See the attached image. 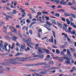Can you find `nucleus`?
Masks as SVG:
<instances>
[{"instance_id":"1","label":"nucleus","mask_w":76,"mask_h":76,"mask_svg":"<svg viewBox=\"0 0 76 76\" xmlns=\"http://www.w3.org/2000/svg\"><path fill=\"white\" fill-rule=\"evenodd\" d=\"M23 57H17L15 58H12L10 60V61H16L17 60L21 59Z\"/></svg>"},{"instance_id":"2","label":"nucleus","mask_w":76,"mask_h":76,"mask_svg":"<svg viewBox=\"0 0 76 76\" xmlns=\"http://www.w3.org/2000/svg\"><path fill=\"white\" fill-rule=\"evenodd\" d=\"M38 50L39 54H42L43 53V51H42V50H43V48L39 47L38 48Z\"/></svg>"},{"instance_id":"3","label":"nucleus","mask_w":76,"mask_h":76,"mask_svg":"<svg viewBox=\"0 0 76 76\" xmlns=\"http://www.w3.org/2000/svg\"><path fill=\"white\" fill-rule=\"evenodd\" d=\"M53 58H55V59H57V60L59 59V61H60V62H63V58L61 57L60 58L59 57L57 56L56 57H53Z\"/></svg>"},{"instance_id":"4","label":"nucleus","mask_w":76,"mask_h":76,"mask_svg":"<svg viewBox=\"0 0 76 76\" xmlns=\"http://www.w3.org/2000/svg\"><path fill=\"white\" fill-rule=\"evenodd\" d=\"M10 29L12 30V32H14V33H16V31H17V30L15 28V27H10Z\"/></svg>"},{"instance_id":"5","label":"nucleus","mask_w":76,"mask_h":76,"mask_svg":"<svg viewBox=\"0 0 76 76\" xmlns=\"http://www.w3.org/2000/svg\"><path fill=\"white\" fill-rule=\"evenodd\" d=\"M47 65V63L45 62H43V63H39L38 64H36V66H39L40 65Z\"/></svg>"},{"instance_id":"6","label":"nucleus","mask_w":76,"mask_h":76,"mask_svg":"<svg viewBox=\"0 0 76 76\" xmlns=\"http://www.w3.org/2000/svg\"><path fill=\"white\" fill-rule=\"evenodd\" d=\"M64 1H65V0H61L60 3V4H63V5H64L65 6H66V5H67V4L66 3V1H65L64 2Z\"/></svg>"},{"instance_id":"7","label":"nucleus","mask_w":76,"mask_h":76,"mask_svg":"<svg viewBox=\"0 0 76 76\" xmlns=\"http://www.w3.org/2000/svg\"><path fill=\"white\" fill-rule=\"evenodd\" d=\"M65 63L67 64H70V58H68L65 61Z\"/></svg>"},{"instance_id":"8","label":"nucleus","mask_w":76,"mask_h":76,"mask_svg":"<svg viewBox=\"0 0 76 76\" xmlns=\"http://www.w3.org/2000/svg\"><path fill=\"white\" fill-rule=\"evenodd\" d=\"M24 41L26 43H27V44H29L31 42L32 40H31L30 39H24Z\"/></svg>"},{"instance_id":"9","label":"nucleus","mask_w":76,"mask_h":76,"mask_svg":"<svg viewBox=\"0 0 76 76\" xmlns=\"http://www.w3.org/2000/svg\"><path fill=\"white\" fill-rule=\"evenodd\" d=\"M21 10H22L21 12H22L23 13V14L22 15V17L23 18L25 17V15H26V13H25V10H23L22 9H21Z\"/></svg>"},{"instance_id":"10","label":"nucleus","mask_w":76,"mask_h":76,"mask_svg":"<svg viewBox=\"0 0 76 76\" xmlns=\"http://www.w3.org/2000/svg\"><path fill=\"white\" fill-rule=\"evenodd\" d=\"M67 55H68V56L70 58L72 57V55H71V53H70V52L69 51V49L67 50Z\"/></svg>"},{"instance_id":"11","label":"nucleus","mask_w":76,"mask_h":76,"mask_svg":"<svg viewBox=\"0 0 76 76\" xmlns=\"http://www.w3.org/2000/svg\"><path fill=\"white\" fill-rule=\"evenodd\" d=\"M45 71V72H43L42 71L41 72H40V75H47V72H46V70L45 69H44Z\"/></svg>"},{"instance_id":"12","label":"nucleus","mask_w":76,"mask_h":76,"mask_svg":"<svg viewBox=\"0 0 76 76\" xmlns=\"http://www.w3.org/2000/svg\"><path fill=\"white\" fill-rule=\"evenodd\" d=\"M8 45V44L6 43H5L4 47L6 51H7V46Z\"/></svg>"},{"instance_id":"13","label":"nucleus","mask_w":76,"mask_h":76,"mask_svg":"<svg viewBox=\"0 0 76 76\" xmlns=\"http://www.w3.org/2000/svg\"><path fill=\"white\" fill-rule=\"evenodd\" d=\"M38 37L39 38H41V35L40 34V33L42 32V30L41 29H39L38 30Z\"/></svg>"},{"instance_id":"14","label":"nucleus","mask_w":76,"mask_h":76,"mask_svg":"<svg viewBox=\"0 0 76 76\" xmlns=\"http://www.w3.org/2000/svg\"><path fill=\"white\" fill-rule=\"evenodd\" d=\"M10 63V64H20V62H18L16 61L13 62H11Z\"/></svg>"},{"instance_id":"15","label":"nucleus","mask_w":76,"mask_h":76,"mask_svg":"<svg viewBox=\"0 0 76 76\" xmlns=\"http://www.w3.org/2000/svg\"><path fill=\"white\" fill-rule=\"evenodd\" d=\"M70 25L71 26H72L74 28H76V26L75 25V23H74L71 22L70 23Z\"/></svg>"},{"instance_id":"16","label":"nucleus","mask_w":76,"mask_h":76,"mask_svg":"<svg viewBox=\"0 0 76 76\" xmlns=\"http://www.w3.org/2000/svg\"><path fill=\"white\" fill-rule=\"evenodd\" d=\"M12 38H12V39L13 41H16V39H17L18 38V37L15 36H13Z\"/></svg>"},{"instance_id":"17","label":"nucleus","mask_w":76,"mask_h":76,"mask_svg":"<svg viewBox=\"0 0 76 76\" xmlns=\"http://www.w3.org/2000/svg\"><path fill=\"white\" fill-rule=\"evenodd\" d=\"M31 58V56H28V57H27L26 58H24L23 57V59L24 60L23 61H25L26 60H28V58Z\"/></svg>"},{"instance_id":"18","label":"nucleus","mask_w":76,"mask_h":76,"mask_svg":"<svg viewBox=\"0 0 76 76\" xmlns=\"http://www.w3.org/2000/svg\"><path fill=\"white\" fill-rule=\"evenodd\" d=\"M38 57L40 58V59H42L44 58V55H38Z\"/></svg>"},{"instance_id":"19","label":"nucleus","mask_w":76,"mask_h":76,"mask_svg":"<svg viewBox=\"0 0 76 76\" xmlns=\"http://www.w3.org/2000/svg\"><path fill=\"white\" fill-rule=\"evenodd\" d=\"M25 66H36V64H28V65H25Z\"/></svg>"},{"instance_id":"20","label":"nucleus","mask_w":76,"mask_h":76,"mask_svg":"<svg viewBox=\"0 0 76 76\" xmlns=\"http://www.w3.org/2000/svg\"><path fill=\"white\" fill-rule=\"evenodd\" d=\"M69 14H70L69 15H70V16H72V17L73 18H76V16L74 14H73V13H69Z\"/></svg>"},{"instance_id":"21","label":"nucleus","mask_w":76,"mask_h":76,"mask_svg":"<svg viewBox=\"0 0 76 76\" xmlns=\"http://www.w3.org/2000/svg\"><path fill=\"white\" fill-rule=\"evenodd\" d=\"M63 29H64V30L65 32H67L68 33V29H67V27L65 28V27H63Z\"/></svg>"},{"instance_id":"22","label":"nucleus","mask_w":76,"mask_h":76,"mask_svg":"<svg viewBox=\"0 0 76 76\" xmlns=\"http://www.w3.org/2000/svg\"><path fill=\"white\" fill-rule=\"evenodd\" d=\"M26 28V31H28V27H26V26H23V27L22 28V29L23 30H24L25 29V28Z\"/></svg>"},{"instance_id":"23","label":"nucleus","mask_w":76,"mask_h":76,"mask_svg":"<svg viewBox=\"0 0 76 76\" xmlns=\"http://www.w3.org/2000/svg\"><path fill=\"white\" fill-rule=\"evenodd\" d=\"M21 54V55H23V53H16V55H15V56H20V55Z\"/></svg>"},{"instance_id":"24","label":"nucleus","mask_w":76,"mask_h":76,"mask_svg":"<svg viewBox=\"0 0 76 76\" xmlns=\"http://www.w3.org/2000/svg\"><path fill=\"white\" fill-rule=\"evenodd\" d=\"M72 28L71 27H68V33H70L71 32H72Z\"/></svg>"},{"instance_id":"25","label":"nucleus","mask_w":76,"mask_h":76,"mask_svg":"<svg viewBox=\"0 0 76 76\" xmlns=\"http://www.w3.org/2000/svg\"><path fill=\"white\" fill-rule=\"evenodd\" d=\"M0 47L2 48L3 50H4V46H3V44H2L0 43Z\"/></svg>"},{"instance_id":"26","label":"nucleus","mask_w":76,"mask_h":76,"mask_svg":"<svg viewBox=\"0 0 76 76\" xmlns=\"http://www.w3.org/2000/svg\"><path fill=\"white\" fill-rule=\"evenodd\" d=\"M70 34H73V35H75V34H76V31L75 30H74L72 31V32L71 31V32H70Z\"/></svg>"},{"instance_id":"27","label":"nucleus","mask_w":76,"mask_h":76,"mask_svg":"<svg viewBox=\"0 0 76 76\" xmlns=\"http://www.w3.org/2000/svg\"><path fill=\"white\" fill-rule=\"evenodd\" d=\"M46 24H47V25H49L50 26L52 25V24H51V23H50L48 21H46Z\"/></svg>"},{"instance_id":"28","label":"nucleus","mask_w":76,"mask_h":76,"mask_svg":"<svg viewBox=\"0 0 76 76\" xmlns=\"http://www.w3.org/2000/svg\"><path fill=\"white\" fill-rule=\"evenodd\" d=\"M45 51L46 54H50V51L48 49H45Z\"/></svg>"},{"instance_id":"29","label":"nucleus","mask_w":76,"mask_h":76,"mask_svg":"<svg viewBox=\"0 0 76 76\" xmlns=\"http://www.w3.org/2000/svg\"><path fill=\"white\" fill-rule=\"evenodd\" d=\"M5 61H6L5 63H6V64H6V65H7V66H9V65L8 64H9V60H5Z\"/></svg>"},{"instance_id":"30","label":"nucleus","mask_w":76,"mask_h":76,"mask_svg":"<svg viewBox=\"0 0 76 76\" xmlns=\"http://www.w3.org/2000/svg\"><path fill=\"white\" fill-rule=\"evenodd\" d=\"M21 59H20L17 61H23L24 60H23V57L21 58Z\"/></svg>"},{"instance_id":"31","label":"nucleus","mask_w":76,"mask_h":76,"mask_svg":"<svg viewBox=\"0 0 76 76\" xmlns=\"http://www.w3.org/2000/svg\"><path fill=\"white\" fill-rule=\"evenodd\" d=\"M3 28L4 29V30H5V31H3L4 32H6V30H7V27L5 26H3Z\"/></svg>"},{"instance_id":"32","label":"nucleus","mask_w":76,"mask_h":76,"mask_svg":"<svg viewBox=\"0 0 76 76\" xmlns=\"http://www.w3.org/2000/svg\"><path fill=\"white\" fill-rule=\"evenodd\" d=\"M56 53H57V54H60V50H59L58 49H57L56 50Z\"/></svg>"},{"instance_id":"33","label":"nucleus","mask_w":76,"mask_h":76,"mask_svg":"<svg viewBox=\"0 0 76 76\" xmlns=\"http://www.w3.org/2000/svg\"><path fill=\"white\" fill-rule=\"evenodd\" d=\"M55 16L56 17H60V14L58 13H55Z\"/></svg>"},{"instance_id":"34","label":"nucleus","mask_w":76,"mask_h":76,"mask_svg":"<svg viewBox=\"0 0 76 76\" xmlns=\"http://www.w3.org/2000/svg\"><path fill=\"white\" fill-rule=\"evenodd\" d=\"M52 32L53 34V35L54 38H55L56 37V33L55 31H54L53 30L52 31Z\"/></svg>"},{"instance_id":"35","label":"nucleus","mask_w":76,"mask_h":76,"mask_svg":"<svg viewBox=\"0 0 76 76\" xmlns=\"http://www.w3.org/2000/svg\"><path fill=\"white\" fill-rule=\"evenodd\" d=\"M21 48H23V47H26V46H25V43H24L23 44V45H21Z\"/></svg>"},{"instance_id":"36","label":"nucleus","mask_w":76,"mask_h":76,"mask_svg":"<svg viewBox=\"0 0 76 76\" xmlns=\"http://www.w3.org/2000/svg\"><path fill=\"white\" fill-rule=\"evenodd\" d=\"M50 57H51L50 55H47V56L46 58L48 59V60L49 58H50Z\"/></svg>"},{"instance_id":"37","label":"nucleus","mask_w":76,"mask_h":76,"mask_svg":"<svg viewBox=\"0 0 76 76\" xmlns=\"http://www.w3.org/2000/svg\"><path fill=\"white\" fill-rule=\"evenodd\" d=\"M27 46H28V47H29V48H33V47L31 46V45L29 44H27Z\"/></svg>"},{"instance_id":"38","label":"nucleus","mask_w":76,"mask_h":76,"mask_svg":"<svg viewBox=\"0 0 76 76\" xmlns=\"http://www.w3.org/2000/svg\"><path fill=\"white\" fill-rule=\"evenodd\" d=\"M13 14H14V15H16V13L17 12V11H16V10H13Z\"/></svg>"},{"instance_id":"39","label":"nucleus","mask_w":76,"mask_h":76,"mask_svg":"<svg viewBox=\"0 0 76 76\" xmlns=\"http://www.w3.org/2000/svg\"><path fill=\"white\" fill-rule=\"evenodd\" d=\"M60 18H62V20H63V21H64V22H65L66 21V20H65V18H63V17L61 16Z\"/></svg>"},{"instance_id":"40","label":"nucleus","mask_w":76,"mask_h":76,"mask_svg":"<svg viewBox=\"0 0 76 76\" xmlns=\"http://www.w3.org/2000/svg\"><path fill=\"white\" fill-rule=\"evenodd\" d=\"M42 14H48V13L46 11H43L42 12Z\"/></svg>"},{"instance_id":"41","label":"nucleus","mask_w":76,"mask_h":76,"mask_svg":"<svg viewBox=\"0 0 76 76\" xmlns=\"http://www.w3.org/2000/svg\"><path fill=\"white\" fill-rule=\"evenodd\" d=\"M73 5V3H72L71 2H69L68 6H72Z\"/></svg>"},{"instance_id":"42","label":"nucleus","mask_w":76,"mask_h":76,"mask_svg":"<svg viewBox=\"0 0 76 76\" xmlns=\"http://www.w3.org/2000/svg\"><path fill=\"white\" fill-rule=\"evenodd\" d=\"M7 14L8 15H13V14L12 12H9V13L7 12Z\"/></svg>"},{"instance_id":"43","label":"nucleus","mask_w":76,"mask_h":76,"mask_svg":"<svg viewBox=\"0 0 76 76\" xmlns=\"http://www.w3.org/2000/svg\"><path fill=\"white\" fill-rule=\"evenodd\" d=\"M17 34L18 35H19V36H20V37H21V35H22L20 33V32L19 31H18L17 32Z\"/></svg>"},{"instance_id":"44","label":"nucleus","mask_w":76,"mask_h":76,"mask_svg":"<svg viewBox=\"0 0 76 76\" xmlns=\"http://www.w3.org/2000/svg\"><path fill=\"white\" fill-rule=\"evenodd\" d=\"M58 0H55V1H54L55 3L56 2V4H58V3H59V1H57Z\"/></svg>"},{"instance_id":"45","label":"nucleus","mask_w":76,"mask_h":76,"mask_svg":"<svg viewBox=\"0 0 76 76\" xmlns=\"http://www.w3.org/2000/svg\"><path fill=\"white\" fill-rule=\"evenodd\" d=\"M43 26L44 27H45V28H47V29H48V31H51V29L50 28L45 26Z\"/></svg>"},{"instance_id":"46","label":"nucleus","mask_w":76,"mask_h":76,"mask_svg":"<svg viewBox=\"0 0 76 76\" xmlns=\"http://www.w3.org/2000/svg\"><path fill=\"white\" fill-rule=\"evenodd\" d=\"M29 44H31V45H34L35 44L32 42H30V43H29Z\"/></svg>"},{"instance_id":"47","label":"nucleus","mask_w":76,"mask_h":76,"mask_svg":"<svg viewBox=\"0 0 76 76\" xmlns=\"http://www.w3.org/2000/svg\"><path fill=\"white\" fill-rule=\"evenodd\" d=\"M49 41H50V42H54L53 41V39H50L49 40Z\"/></svg>"},{"instance_id":"48","label":"nucleus","mask_w":76,"mask_h":76,"mask_svg":"<svg viewBox=\"0 0 76 76\" xmlns=\"http://www.w3.org/2000/svg\"><path fill=\"white\" fill-rule=\"evenodd\" d=\"M29 33L31 35H32V30H29Z\"/></svg>"},{"instance_id":"49","label":"nucleus","mask_w":76,"mask_h":76,"mask_svg":"<svg viewBox=\"0 0 76 76\" xmlns=\"http://www.w3.org/2000/svg\"><path fill=\"white\" fill-rule=\"evenodd\" d=\"M52 23H53L54 24H56V22L55 21V20H52Z\"/></svg>"},{"instance_id":"50","label":"nucleus","mask_w":76,"mask_h":76,"mask_svg":"<svg viewBox=\"0 0 76 76\" xmlns=\"http://www.w3.org/2000/svg\"><path fill=\"white\" fill-rule=\"evenodd\" d=\"M49 64H53V61H51L49 62Z\"/></svg>"},{"instance_id":"51","label":"nucleus","mask_w":76,"mask_h":76,"mask_svg":"<svg viewBox=\"0 0 76 76\" xmlns=\"http://www.w3.org/2000/svg\"><path fill=\"white\" fill-rule=\"evenodd\" d=\"M51 70V67L49 68H48V69H47V70H46V72H48L49 71V70Z\"/></svg>"},{"instance_id":"52","label":"nucleus","mask_w":76,"mask_h":76,"mask_svg":"<svg viewBox=\"0 0 76 76\" xmlns=\"http://www.w3.org/2000/svg\"><path fill=\"white\" fill-rule=\"evenodd\" d=\"M45 18L47 20H49L50 19V18L49 17H45Z\"/></svg>"},{"instance_id":"53","label":"nucleus","mask_w":76,"mask_h":76,"mask_svg":"<svg viewBox=\"0 0 76 76\" xmlns=\"http://www.w3.org/2000/svg\"><path fill=\"white\" fill-rule=\"evenodd\" d=\"M50 66V65H48V66H44V69H47V68H48V67H49Z\"/></svg>"},{"instance_id":"54","label":"nucleus","mask_w":76,"mask_h":76,"mask_svg":"<svg viewBox=\"0 0 76 76\" xmlns=\"http://www.w3.org/2000/svg\"><path fill=\"white\" fill-rule=\"evenodd\" d=\"M67 38V40L68 41H69V42H72V41H71V40H70V39L69 37Z\"/></svg>"},{"instance_id":"55","label":"nucleus","mask_w":76,"mask_h":76,"mask_svg":"<svg viewBox=\"0 0 76 76\" xmlns=\"http://www.w3.org/2000/svg\"><path fill=\"white\" fill-rule=\"evenodd\" d=\"M4 72V70H0V74H1Z\"/></svg>"},{"instance_id":"56","label":"nucleus","mask_w":76,"mask_h":76,"mask_svg":"<svg viewBox=\"0 0 76 76\" xmlns=\"http://www.w3.org/2000/svg\"><path fill=\"white\" fill-rule=\"evenodd\" d=\"M64 36L66 38H69L68 36H67V34H65Z\"/></svg>"},{"instance_id":"57","label":"nucleus","mask_w":76,"mask_h":76,"mask_svg":"<svg viewBox=\"0 0 76 76\" xmlns=\"http://www.w3.org/2000/svg\"><path fill=\"white\" fill-rule=\"evenodd\" d=\"M51 70H55V69H56V67H51Z\"/></svg>"},{"instance_id":"58","label":"nucleus","mask_w":76,"mask_h":76,"mask_svg":"<svg viewBox=\"0 0 76 76\" xmlns=\"http://www.w3.org/2000/svg\"><path fill=\"white\" fill-rule=\"evenodd\" d=\"M69 19L71 20V21H70L71 22H72V21L73 20V18H72V17H69Z\"/></svg>"},{"instance_id":"59","label":"nucleus","mask_w":76,"mask_h":76,"mask_svg":"<svg viewBox=\"0 0 76 76\" xmlns=\"http://www.w3.org/2000/svg\"><path fill=\"white\" fill-rule=\"evenodd\" d=\"M70 14H69V13H66L65 14V15L66 16H70Z\"/></svg>"},{"instance_id":"60","label":"nucleus","mask_w":76,"mask_h":76,"mask_svg":"<svg viewBox=\"0 0 76 76\" xmlns=\"http://www.w3.org/2000/svg\"><path fill=\"white\" fill-rule=\"evenodd\" d=\"M37 15H42L41 12H38L37 13Z\"/></svg>"},{"instance_id":"61","label":"nucleus","mask_w":76,"mask_h":76,"mask_svg":"<svg viewBox=\"0 0 76 76\" xmlns=\"http://www.w3.org/2000/svg\"><path fill=\"white\" fill-rule=\"evenodd\" d=\"M72 70L74 71H76V68L75 67H73L72 68Z\"/></svg>"},{"instance_id":"62","label":"nucleus","mask_w":76,"mask_h":76,"mask_svg":"<svg viewBox=\"0 0 76 76\" xmlns=\"http://www.w3.org/2000/svg\"><path fill=\"white\" fill-rule=\"evenodd\" d=\"M35 23H36V22L34 21L33 22H32L31 24L32 25H34V24H35Z\"/></svg>"},{"instance_id":"63","label":"nucleus","mask_w":76,"mask_h":76,"mask_svg":"<svg viewBox=\"0 0 76 76\" xmlns=\"http://www.w3.org/2000/svg\"><path fill=\"white\" fill-rule=\"evenodd\" d=\"M61 55H64V52H61L60 53Z\"/></svg>"},{"instance_id":"64","label":"nucleus","mask_w":76,"mask_h":76,"mask_svg":"<svg viewBox=\"0 0 76 76\" xmlns=\"http://www.w3.org/2000/svg\"><path fill=\"white\" fill-rule=\"evenodd\" d=\"M2 56H5L6 55H8V53H5L2 54Z\"/></svg>"}]
</instances>
